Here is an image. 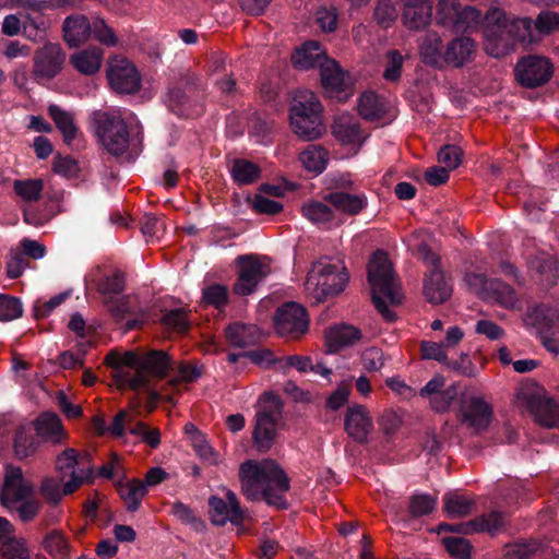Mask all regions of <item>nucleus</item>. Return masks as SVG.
Wrapping results in <instances>:
<instances>
[{"label":"nucleus","mask_w":559,"mask_h":559,"mask_svg":"<svg viewBox=\"0 0 559 559\" xmlns=\"http://www.w3.org/2000/svg\"><path fill=\"white\" fill-rule=\"evenodd\" d=\"M238 476L241 493L248 500L263 499L270 506L287 507L284 496L289 490V478L275 461L248 460L241 463Z\"/></svg>","instance_id":"1"},{"label":"nucleus","mask_w":559,"mask_h":559,"mask_svg":"<svg viewBox=\"0 0 559 559\" xmlns=\"http://www.w3.org/2000/svg\"><path fill=\"white\" fill-rule=\"evenodd\" d=\"M368 282L371 286L374 307L385 320L394 321L395 314L388 308L383 297L390 304L399 305L403 299V294L392 264L383 251L376 252L370 260L368 264Z\"/></svg>","instance_id":"2"},{"label":"nucleus","mask_w":559,"mask_h":559,"mask_svg":"<svg viewBox=\"0 0 559 559\" xmlns=\"http://www.w3.org/2000/svg\"><path fill=\"white\" fill-rule=\"evenodd\" d=\"M171 366V359L164 350L152 349L146 353L135 352L134 371H120L117 378L119 386L133 391L145 389L152 379L164 378Z\"/></svg>","instance_id":"3"},{"label":"nucleus","mask_w":559,"mask_h":559,"mask_svg":"<svg viewBox=\"0 0 559 559\" xmlns=\"http://www.w3.org/2000/svg\"><path fill=\"white\" fill-rule=\"evenodd\" d=\"M259 402L261 407L254 416L252 441L259 452L265 453L276 442L278 435L277 426L283 417L284 403L273 392H264L260 396Z\"/></svg>","instance_id":"4"},{"label":"nucleus","mask_w":559,"mask_h":559,"mask_svg":"<svg viewBox=\"0 0 559 559\" xmlns=\"http://www.w3.org/2000/svg\"><path fill=\"white\" fill-rule=\"evenodd\" d=\"M348 278L346 267L341 262L333 264L321 259L312 264L305 288L317 301H322L343 292Z\"/></svg>","instance_id":"5"},{"label":"nucleus","mask_w":559,"mask_h":559,"mask_svg":"<svg viewBox=\"0 0 559 559\" xmlns=\"http://www.w3.org/2000/svg\"><path fill=\"white\" fill-rule=\"evenodd\" d=\"M321 111L322 106L312 92H300L295 97L290 110V124L294 132L305 141L320 138L324 130Z\"/></svg>","instance_id":"6"},{"label":"nucleus","mask_w":559,"mask_h":559,"mask_svg":"<svg viewBox=\"0 0 559 559\" xmlns=\"http://www.w3.org/2000/svg\"><path fill=\"white\" fill-rule=\"evenodd\" d=\"M95 133L104 147L115 156H120L129 147L128 126L118 110H96L92 114Z\"/></svg>","instance_id":"7"},{"label":"nucleus","mask_w":559,"mask_h":559,"mask_svg":"<svg viewBox=\"0 0 559 559\" xmlns=\"http://www.w3.org/2000/svg\"><path fill=\"white\" fill-rule=\"evenodd\" d=\"M204 97V85L199 75L186 71L168 92V106L179 116L190 117Z\"/></svg>","instance_id":"8"},{"label":"nucleus","mask_w":559,"mask_h":559,"mask_svg":"<svg viewBox=\"0 0 559 559\" xmlns=\"http://www.w3.org/2000/svg\"><path fill=\"white\" fill-rule=\"evenodd\" d=\"M515 404L527 409L538 425L548 429L559 427V405L542 389L521 388L515 394Z\"/></svg>","instance_id":"9"},{"label":"nucleus","mask_w":559,"mask_h":559,"mask_svg":"<svg viewBox=\"0 0 559 559\" xmlns=\"http://www.w3.org/2000/svg\"><path fill=\"white\" fill-rule=\"evenodd\" d=\"M484 48L488 55L500 58L512 49V38L508 26V16L500 8H490L483 22Z\"/></svg>","instance_id":"10"},{"label":"nucleus","mask_w":559,"mask_h":559,"mask_svg":"<svg viewBox=\"0 0 559 559\" xmlns=\"http://www.w3.org/2000/svg\"><path fill=\"white\" fill-rule=\"evenodd\" d=\"M417 253L428 267L424 280V295L426 299L432 305L445 302L452 295V285L440 266V257L432 252L425 243L418 247Z\"/></svg>","instance_id":"11"},{"label":"nucleus","mask_w":559,"mask_h":559,"mask_svg":"<svg viewBox=\"0 0 559 559\" xmlns=\"http://www.w3.org/2000/svg\"><path fill=\"white\" fill-rule=\"evenodd\" d=\"M237 264L239 272L238 280L234 285V293L239 296L253 293L258 284L272 272L271 259L266 255H239Z\"/></svg>","instance_id":"12"},{"label":"nucleus","mask_w":559,"mask_h":559,"mask_svg":"<svg viewBox=\"0 0 559 559\" xmlns=\"http://www.w3.org/2000/svg\"><path fill=\"white\" fill-rule=\"evenodd\" d=\"M66 59V51L60 44L46 43L37 48L33 56L34 80L39 84L53 80L62 72Z\"/></svg>","instance_id":"13"},{"label":"nucleus","mask_w":559,"mask_h":559,"mask_svg":"<svg viewBox=\"0 0 559 559\" xmlns=\"http://www.w3.org/2000/svg\"><path fill=\"white\" fill-rule=\"evenodd\" d=\"M106 76L110 88L117 94H135L141 88L140 72L123 57L115 56L108 59Z\"/></svg>","instance_id":"14"},{"label":"nucleus","mask_w":559,"mask_h":559,"mask_svg":"<svg viewBox=\"0 0 559 559\" xmlns=\"http://www.w3.org/2000/svg\"><path fill=\"white\" fill-rule=\"evenodd\" d=\"M554 74V66L543 56L528 55L521 58L515 67L518 82L527 88L545 85Z\"/></svg>","instance_id":"15"},{"label":"nucleus","mask_w":559,"mask_h":559,"mask_svg":"<svg viewBox=\"0 0 559 559\" xmlns=\"http://www.w3.org/2000/svg\"><path fill=\"white\" fill-rule=\"evenodd\" d=\"M55 469L60 480L70 476V479L63 484V493L66 495L73 493L84 481L90 480L93 475L92 467L86 469L79 467V453L73 448H67L57 455Z\"/></svg>","instance_id":"16"},{"label":"nucleus","mask_w":559,"mask_h":559,"mask_svg":"<svg viewBox=\"0 0 559 559\" xmlns=\"http://www.w3.org/2000/svg\"><path fill=\"white\" fill-rule=\"evenodd\" d=\"M34 496V486L27 480L20 467L8 465L0 491V503L7 509Z\"/></svg>","instance_id":"17"},{"label":"nucleus","mask_w":559,"mask_h":559,"mask_svg":"<svg viewBox=\"0 0 559 559\" xmlns=\"http://www.w3.org/2000/svg\"><path fill=\"white\" fill-rule=\"evenodd\" d=\"M309 318L304 307L287 302L275 314L276 332L281 336L297 338L308 331Z\"/></svg>","instance_id":"18"},{"label":"nucleus","mask_w":559,"mask_h":559,"mask_svg":"<svg viewBox=\"0 0 559 559\" xmlns=\"http://www.w3.org/2000/svg\"><path fill=\"white\" fill-rule=\"evenodd\" d=\"M492 417L490 405L481 397L472 396L462 401L457 420L473 432L478 433L488 428Z\"/></svg>","instance_id":"19"},{"label":"nucleus","mask_w":559,"mask_h":559,"mask_svg":"<svg viewBox=\"0 0 559 559\" xmlns=\"http://www.w3.org/2000/svg\"><path fill=\"white\" fill-rule=\"evenodd\" d=\"M320 76L322 87L330 97L344 102L353 94L349 76L336 61H325L320 69Z\"/></svg>","instance_id":"20"},{"label":"nucleus","mask_w":559,"mask_h":559,"mask_svg":"<svg viewBox=\"0 0 559 559\" xmlns=\"http://www.w3.org/2000/svg\"><path fill=\"white\" fill-rule=\"evenodd\" d=\"M344 427L347 435L357 443L368 442L373 430V423L369 411L364 405L349 406L345 413Z\"/></svg>","instance_id":"21"},{"label":"nucleus","mask_w":559,"mask_h":559,"mask_svg":"<svg viewBox=\"0 0 559 559\" xmlns=\"http://www.w3.org/2000/svg\"><path fill=\"white\" fill-rule=\"evenodd\" d=\"M528 269L535 282L544 289L554 287L559 280L558 262L547 252L536 253L530 260Z\"/></svg>","instance_id":"22"},{"label":"nucleus","mask_w":559,"mask_h":559,"mask_svg":"<svg viewBox=\"0 0 559 559\" xmlns=\"http://www.w3.org/2000/svg\"><path fill=\"white\" fill-rule=\"evenodd\" d=\"M476 53V43L468 36H459L451 39L444 48V68H463L472 62Z\"/></svg>","instance_id":"23"},{"label":"nucleus","mask_w":559,"mask_h":559,"mask_svg":"<svg viewBox=\"0 0 559 559\" xmlns=\"http://www.w3.org/2000/svg\"><path fill=\"white\" fill-rule=\"evenodd\" d=\"M323 200L348 216L359 215L368 205V198L365 193L356 194L344 190L330 192L324 195Z\"/></svg>","instance_id":"24"},{"label":"nucleus","mask_w":559,"mask_h":559,"mask_svg":"<svg viewBox=\"0 0 559 559\" xmlns=\"http://www.w3.org/2000/svg\"><path fill=\"white\" fill-rule=\"evenodd\" d=\"M361 331L350 324L331 326L325 332V345L329 353H337L341 349L352 346L361 338Z\"/></svg>","instance_id":"25"},{"label":"nucleus","mask_w":559,"mask_h":559,"mask_svg":"<svg viewBox=\"0 0 559 559\" xmlns=\"http://www.w3.org/2000/svg\"><path fill=\"white\" fill-rule=\"evenodd\" d=\"M63 39L70 47L84 44L91 36V22L83 14H73L64 19Z\"/></svg>","instance_id":"26"},{"label":"nucleus","mask_w":559,"mask_h":559,"mask_svg":"<svg viewBox=\"0 0 559 559\" xmlns=\"http://www.w3.org/2000/svg\"><path fill=\"white\" fill-rule=\"evenodd\" d=\"M330 58L325 55L318 41L311 40L305 43L292 57L295 68L300 70H309L325 63Z\"/></svg>","instance_id":"27"},{"label":"nucleus","mask_w":559,"mask_h":559,"mask_svg":"<svg viewBox=\"0 0 559 559\" xmlns=\"http://www.w3.org/2000/svg\"><path fill=\"white\" fill-rule=\"evenodd\" d=\"M445 46L442 38L436 32L427 33L419 44V56L423 62L427 66L443 69L444 68V53Z\"/></svg>","instance_id":"28"},{"label":"nucleus","mask_w":559,"mask_h":559,"mask_svg":"<svg viewBox=\"0 0 559 559\" xmlns=\"http://www.w3.org/2000/svg\"><path fill=\"white\" fill-rule=\"evenodd\" d=\"M35 430L44 441L60 444L67 439L60 418L53 413H43L35 420Z\"/></svg>","instance_id":"29"},{"label":"nucleus","mask_w":559,"mask_h":559,"mask_svg":"<svg viewBox=\"0 0 559 559\" xmlns=\"http://www.w3.org/2000/svg\"><path fill=\"white\" fill-rule=\"evenodd\" d=\"M225 336L229 345L245 348L260 341V330L254 324L235 322L225 329Z\"/></svg>","instance_id":"30"},{"label":"nucleus","mask_w":559,"mask_h":559,"mask_svg":"<svg viewBox=\"0 0 559 559\" xmlns=\"http://www.w3.org/2000/svg\"><path fill=\"white\" fill-rule=\"evenodd\" d=\"M103 58V49L98 47H90L71 55L70 63L81 74L94 75L99 71Z\"/></svg>","instance_id":"31"},{"label":"nucleus","mask_w":559,"mask_h":559,"mask_svg":"<svg viewBox=\"0 0 559 559\" xmlns=\"http://www.w3.org/2000/svg\"><path fill=\"white\" fill-rule=\"evenodd\" d=\"M333 134L343 144H360L366 139L359 123L347 115H342L335 120Z\"/></svg>","instance_id":"32"},{"label":"nucleus","mask_w":559,"mask_h":559,"mask_svg":"<svg viewBox=\"0 0 559 559\" xmlns=\"http://www.w3.org/2000/svg\"><path fill=\"white\" fill-rule=\"evenodd\" d=\"M48 114L62 134L63 142L67 145H71L79 132L73 114L55 104L49 105Z\"/></svg>","instance_id":"33"},{"label":"nucleus","mask_w":559,"mask_h":559,"mask_svg":"<svg viewBox=\"0 0 559 559\" xmlns=\"http://www.w3.org/2000/svg\"><path fill=\"white\" fill-rule=\"evenodd\" d=\"M484 299H491L507 309H516L520 306V299L514 289L497 278L490 280Z\"/></svg>","instance_id":"34"},{"label":"nucleus","mask_w":559,"mask_h":559,"mask_svg":"<svg viewBox=\"0 0 559 559\" xmlns=\"http://www.w3.org/2000/svg\"><path fill=\"white\" fill-rule=\"evenodd\" d=\"M146 424L138 420L133 413L127 411H120L112 419L109 431L115 438H122L128 431L133 436H139L143 432V428Z\"/></svg>","instance_id":"35"},{"label":"nucleus","mask_w":559,"mask_h":559,"mask_svg":"<svg viewBox=\"0 0 559 559\" xmlns=\"http://www.w3.org/2000/svg\"><path fill=\"white\" fill-rule=\"evenodd\" d=\"M432 4L408 5L402 9V22L411 31H420L429 25Z\"/></svg>","instance_id":"36"},{"label":"nucleus","mask_w":559,"mask_h":559,"mask_svg":"<svg viewBox=\"0 0 559 559\" xmlns=\"http://www.w3.org/2000/svg\"><path fill=\"white\" fill-rule=\"evenodd\" d=\"M358 112L365 120L378 121L386 114V105L376 93H364L358 102Z\"/></svg>","instance_id":"37"},{"label":"nucleus","mask_w":559,"mask_h":559,"mask_svg":"<svg viewBox=\"0 0 559 559\" xmlns=\"http://www.w3.org/2000/svg\"><path fill=\"white\" fill-rule=\"evenodd\" d=\"M484 22L483 13L472 5H460L451 29L456 33L472 32Z\"/></svg>","instance_id":"38"},{"label":"nucleus","mask_w":559,"mask_h":559,"mask_svg":"<svg viewBox=\"0 0 559 559\" xmlns=\"http://www.w3.org/2000/svg\"><path fill=\"white\" fill-rule=\"evenodd\" d=\"M230 175L234 181L240 186L255 182L261 177V168L248 159H234Z\"/></svg>","instance_id":"39"},{"label":"nucleus","mask_w":559,"mask_h":559,"mask_svg":"<svg viewBox=\"0 0 559 559\" xmlns=\"http://www.w3.org/2000/svg\"><path fill=\"white\" fill-rule=\"evenodd\" d=\"M443 510L451 519L465 518L472 513L474 501L467 496L449 492L443 497Z\"/></svg>","instance_id":"40"},{"label":"nucleus","mask_w":559,"mask_h":559,"mask_svg":"<svg viewBox=\"0 0 559 559\" xmlns=\"http://www.w3.org/2000/svg\"><path fill=\"white\" fill-rule=\"evenodd\" d=\"M302 214L310 222L323 225L326 228L331 227L335 218L334 211L330 207V204L320 201H311L304 204Z\"/></svg>","instance_id":"41"},{"label":"nucleus","mask_w":559,"mask_h":559,"mask_svg":"<svg viewBox=\"0 0 559 559\" xmlns=\"http://www.w3.org/2000/svg\"><path fill=\"white\" fill-rule=\"evenodd\" d=\"M119 493L130 512L139 509L142 499L147 493L145 484L140 479H133L119 486Z\"/></svg>","instance_id":"42"},{"label":"nucleus","mask_w":559,"mask_h":559,"mask_svg":"<svg viewBox=\"0 0 559 559\" xmlns=\"http://www.w3.org/2000/svg\"><path fill=\"white\" fill-rule=\"evenodd\" d=\"M508 26L513 47L515 41L523 44H532L535 41L533 20L531 17H508Z\"/></svg>","instance_id":"43"},{"label":"nucleus","mask_w":559,"mask_h":559,"mask_svg":"<svg viewBox=\"0 0 559 559\" xmlns=\"http://www.w3.org/2000/svg\"><path fill=\"white\" fill-rule=\"evenodd\" d=\"M299 159L306 169L320 174L325 169L328 153L321 146L309 145L300 153Z\"/></svg>","instance_id":"44"},{"label":"nucleus","mask_w":559,"mask_h":559,"mask_svg":"<svg viewBox=\"0 0 559 559\" xmlns=\"http://www.w3.org/2000/svg\"><path fill=\"white\" fill-rule=\"evenodd\" d=\"M554 319L555 314L548 306L535 305L533 307L527 308L523 321L526 326L543 330L545 328H548Z\"/></svg>","instance_id":"45"},{"label":"nucleus","mask_w":559,"mask_h":559,"mask_svg":"<svg viewBox=\"0 0 559 559\" xmlns=\"http://www.w3.org/2000/svg\"><path fill=\"white\" fill-rule=\"evenodd\" d=\"M43 547L53 559H69V543L60 531L47 534Z\"/></svg>","instance_id":"46"},{"label":"nucleus","mask_w":559,"mask_h":559,"mask_svg":"<svg viewBox=\"0 0 559 559\" xmlns=\"http://www.w3.org/2000/svg\"><path fill=\"white\" fill-rule=\"evenodd\" d=\"M13 189L23 201L36 202L41 197L44 181L41 179L15 180Z\"/></svg>","instance_id":"47"},{"label":"nucleus","mask_w":559,"mask_h":559,"mask_svg":"<svg viewBox=\"0 0 559 559\" xmlns=\"http://www.w3.org/2000/svg\"><path fill=\"white\" fill-rule=\"evenodd\" d=\"M104 362L116 370L114 379L117 382L116 376L120 371H134L135 352L128 350L124 354H120L117 350H111L106 355Z\"/></svg>","instance_id":"48"},{"label":"nucleus","mask_w":559,"mask_h":559,"mask_svg":"<svg viewBox=\"0 0 559 559\" xmlns=\"http://www.w3.org/2000/svg\"><path fill=\"white\" fill-rule=\"evenodd\" d=\"M507 524L506 515L499 511H492L487 515L478 516L472 520V525L476 526V532H488L496 534Z\"/></svg>","instance_id":"49"},{"label":"nucleus","mask_w":559,"mask_h":559,"mask_svg":"<svg viewBox=\"0 0 559 559\" xmlns=\"http://www.w3.org/2000/svg\"><path fill=\"white\" fill-rule=\"evenodd\" d=\"M211 521L214 525L223 526L227 522L233 524V510L222 498L211 497L209 500Z\"/></svg>","instance_id":"50"},{"label":"nucleus","mask_w":559,"mask_h":559,"mask_svg":"<svg viewBox=\"0 0 559 559\" xmlns=\"http://www.w3.org/2000/svg\"><path fill=\"white\" fill-rule=\"evenodd\" d=\"M437 506V498L428 493H416L409 499V514L420 518L430 514Z\"/></svg>","instance_id":"51"},{"label":"nucleus","mask_w":559,"mask_h":559,"mask_svg":"<svg viewBox=\"0 0 559 559\" xmlns=\"http://www.w3.org/2000/svg\"><path fill=\"white\" fill-rule=\"evenodd\" d=\"M202 301L207 306L222 309L228 304V289L222 284H212L202 289Z\"/></svg>","instance_id":"52"},{"label":"nucleus","mask_w":559,"mask_h":559,"mask_svg":"<svg viewBox=\"0 0 559 559\" xmlns=\"http://www.w3.org/2000/svg\"><path fill=\"white\" fill-rule=\"evenodd\" d=\"M461 5L459 0H438L436 8V23L443 27H451L457 10Z\"/></svg>","instance_id":"53"},{"label":"nucleus","mask_w":559,"mask_h":559,"mask_svg":"<svg viewBox=\"0 0 559 559\" xmlns=\"http://www.w3.org/2000/svg\"><path fill=\"white\" fill-rule=\"evenodd\" d=\"M188 313L189 311L181 308L169 310L163 316L160 321L165 326L173 329L176 332L185 333L190 328Z\"/></svg>","instance_id":"54"},{"label":"nucleus","mask_w":559,"mask_h":559,"mask_svg":"<svg viewBox=\"0 0 559 559\" xmlns=\"http://www.w3.org/2000/svg\"><path fill=\"white\" fill-rule=\"evenodd\" d=\"M91 35H93L96 40L108 47H114L118 44V38L114 29L100 17L94 19L91 23Z\"/></svg>","instance_id":"55"},{"label":"nucleus","mask_w":559,"mask_h":559,"mask_svg":"<svg viewBox=\"0 0 559 559\" xmlns=\"http://www.w3.org/2000/svg\"><path fill=\"white\" fill-rule=\"evenodd\" d=\"M442 543L447 551L456 559H471L472 558V545L471 543L462 537H445Z\"/></svg>","instance_id":"56"},{"label":"nucleus","mask_w":559,"mask_h":559,"mask_svg":"<svg viewBox=\"0 0 559 559\" xmlns=\"http://www.w3.org/2000/svg\"><path fill=\"white\" fill-rule=\"evenodd\" d=\"M397 12L392 0H378L373 17L377 23L382 27H390L396 20Z\"/></svg>","instance_id":"57"},{"label":"nucleus","mask_w":559,"mask_h":559,"mask_svg":"<svg viewBox=\"0 0 559 559\" xmlns=\"http://www.w3.org/2000/svg\"><path fill=\"white\" fill-rule=\"evenodd\" d=\"M23 313L22 304L19 298L0 294V321H12Z\"/></svg>","instance_id":"58"},{"label":"nucleus","mask_w":559,"mask_h":559,"mask_svg":"<svg viewBox=\"0 0 559 559\" xmlns=\"http://www.w3.org/2000/svg\"><path fill=\"white\" fill-rule=\"evenodd\" d=\"M61 481L62 480H58L52 477H46L43 479L39 487V493L47 502L58 504L62 497L67 496L63 493V487L61 488Z\"/></svg>","instance_id":"59"},{"label":"nucleus","mask_w":559,"mask_h":559,"mask_svg":"<svg viewBox=\"0 0 559 559\" xmlns=\"http://www.w3.org/2000/svg\"><path fill=\"white\" fill-rule=\"evenodd\" d=\"M41 508V503L35 499L33 496L31 498H26L21 502L16 503L15 507L7 508L10 511H15L19 515V519L22 522H31L33 521L39 513Z\"/></svg>","instance_id":"60"},{"label":"nucleus","mask_w":559,"mask_h":559,"mask_svg":"<svg viewBox=\"0 0 559 559\" xmlns=\"http://www.w3.org/2000/svg\"><path fill=\"white\" fill-rule=\"evenodd\" d=\"M463 151L456 145L447 144L438 152V162L449 170H453L462 163Z\"/></svg>","instance_id":"61"},{"label":"nucleus","mask_w":559,"mask_h":559,"mask_svg":"<svg viewBox=\"0 0 559 559\" xmlns=\"http://www.w3.org/2000/svg\"><path fill=\"white\" fill-rule=\"evenodd\" d=\"M29 266L28 258L19 249H12L7 262V275L10 278L20 277L24 270Z\"/></svg>","instance_id":"62"},{"label":"nucleus","mask_w":559,"mask_h":559,"mask_svg":"<svg viewBox=\"0 0 559 559\" xmlns=\"http://www.w3.org/2000/svg\"><path fill=\"white\" fill-rule=\"evenodd\" d=\"M538 549L534 542H515L504 547V555L511 559H528Z\"/></svg>","instance_id":"63"},{"label":"nucleus","mask_w":559,"mask_h":559,"mask_svg":"<svg viewBox=\"0 0 559 559\" xmlns=\"http://www.w3.org/2000/svg\"><path fill=\"white\" fill-rule=\"evenodd\" d=\"M534 27L539 34L548 35L559 29V14L552 11L540 12L535 22Z\"/></svg>","instance_id":"64"}]
</instances>
